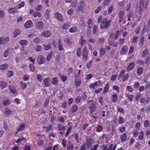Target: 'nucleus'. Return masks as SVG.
Segmentation results:
<instances>
[{"instance_id": "nucleus-29", "label": "nucleus", "mask_w": 150, "mask_h": 150, "mask_svg": "<svg viewBox=\"0 0 150 150\" xmlns=\"http://www.w3.org/2000/svg\"><path fill=\"white\" fill-rule=\"evenodd\" d=\"M121 142H124L127 139V134L125 133L123 134L120 137Z\"/></svg>"}, {"instance_id": "nucleus-33", "label": "nucleus", "mask_w": 150, "mask_h": 150, "mask_svg": "<svg viewBox=\"0 0 150 150\" xmlns=\"http://www.w3.org/2000/svg\"><path fill=\"white\" fill-rule=\"evenodd\" d=\"M115 50L112 51L110 54V55L111 58H114L115 59L118 56L117 54H115Z\"/></svg>"}, {"instance_id": "nucleus-6", "label": "nucleus", "mask_w": 150, "mask_h": 150, "mask_svg": "<svg viewBox=\"0 0 150 150\" xmlns=\"http://www.w3.org/2000/svg\"><path fill=\"white\" fill-rule=\"evenodd\" d=\"M93 143V142L92 141L91 138H88L86 140V143L83 144H85V146H86L87 147H90Z\"/></svg>"}, {"instance_id": "nucleus-4", "label": "nucleus", "mask_w": 150, "mask_h": 150, "mask_svg": "<svg viewBox=\"0 0 150 150\" xmlns=\"http://www.w3.org/2000/svg\"><path fill=\"white\" fill-rule=\"evenodd\" d=\"M54 16L58 20L61 22L64 21V19L63 18L62 16L61 13L59 12H57L54 14Z\"/></svg>"}, {"instance_id": "nucleus-36", "label": "nucleus", "mask_w": 150, "mask_h": 150, "mask_svg": "<svg viewBox=\"0 0 150 150\" xmlns=\"http://www.w3.org/2000/svg\"><path fill=\"white\" fill-rule=\"evenodd\" d=\"M44 27V24L42 21L38 22V29H42Z\"/></svg>"}, {"instance_id": "nucleus-16", "label": "nucleus", "mask_w": 150, "mask_h": 150, "mask_svg": "<svg viewBox=\"0 0 150 150\" xmlns=\"http://www.w3.org/2000/svg\"><path fill=\"white\" fill-rule=\"evenodd\" d=\"M135 66V64L134 62L129 63L127 69V71H130L134 68Z\"/></svg>"}, {"instance_id": "nucleus-24", "label": "nucleus", "mask_w": 150, "mask_h": 150, "mask_svg": "<svg viewBox=\"0 0 150 150\" xmlns=\"http://www.w3.org/2000/svg\"><path fill=\"white\" fill-rule=\"evenodd\" d=\"M143 69L142 67H139L137 71V74L138 75L140 76L143 73Z\"/></svg>"}, {"instance_id": "nucleus-17", "label": "nucleus", "mask_w": 150, "mask_h": 150, "mask_svg": "<svg viewBox=\"0 0 150 150\" xmlns=\"http://www.w3.org/2000/svg\"><path fill=\"white\" fill-rule=\"evenodd\" d=\"M19 43L23 47H25L28 45V41L26 40H21L19 42Z\"/></svg>"}, {"instance_id": "nucleus-23", "label": "nucleus", "mask_w": 150, "mask_h": 150, "mask_svg": "<svg viewBox=\"0 0 150 150\" xmlns=\"http://www.w3.org/2000/svg\"><path fill=\"white\" fill-rule=\"evenodd\" d=\"M118 15L119 17V22H121L124 17L123 12L122 11H120L119 12Z\"/></svg>"}, {"instance_id": "nucleus-41", "label": "nucleus", "mask_w": 150, "mask_h": 150, "mask_svg": "<svg viewBox=\"0 0 150 150\" xmlns=\"http://www.w3.org/2000/svg\"><path fill=\"white\" fill-rule=\"evenodd\" d=\"M52 46V44L50 43H49L45 45V50L47 51L49 50Z\"/></svg>"}, {"instance_id": "nucleus-37", "label": "nucleus", "mask_w": 150, "mask_h": 150, "mask_svg": "<svg viewBox=\"0 0 150 150\" xmlns=\"http://www.w3.org/2000/svg\"><path fill=\"white\" fill-rule=\"evenodd\" d=\"M21 31L19 30H15L13 32V35L15 38L18 35L21 33Z\"/></svg>"}, {"instance_id": "nucleus-1", "label": "nucleus", "mask_w": 150, "mask_h": 150, "mask_svg": "<svg viewBox=\"0 0 150 150\" xmlns=\"http://www.w3.org/2000/svg\"><path fill=\"white\" fill-rule=\"evenodd\" d=\"M111 22V20L108 21L106 18H103L100 25V29L103 30L106 29L109 27Z\"/></svg>"}, {"instance_id": "nucleus-43", "label": "nucleus", "mask_w": 150, "mask_h": 150, "mask_svg": "<svg viewBox=\"0 0 150 150\" xmlns=\"http://www.w3.org/2000/svg\"><path fill=\"white\" fill-rule=\"evenodd\" d=\"M77 29V28L76 27H72L70 28L69 31L71 33H73L76 32Z\"/></svg>"}, {"instance_id": "nucleus-56", "label": "nucleus", "mask_w": 150, "mask_h": 150, "mask_svg": "<svg viewBox=\"0 0 150 150\" xmlns=\"http://www.w3.org/2000/svg\"><path fill=\"white\" fill-rule=\"evenodd\" d=\"M13 75V73L12 71H9L7 74V76L9 78H11Z\"/></svg>"}, {"instance_id": "nucleus-12", "label": "nucleus", "mask_w": 150, "mask_h": 150, "mask_svg": "<svg viewBox=\"0 0 150 150\" xmlns=\"http://www.w3.org/2000/svg\"><path fill=\"white\" fill-rule=\"evenodd\" d=\"M89 108H90V112L93 113L95 112L96 109V105L94 103H92L89 107Z\"/></svg>"}, {"instance_id": "nucleus-61", "label": "nucleus", "mask_w": 150, "mask_h": 150, "mask_svg": "<svg viewBox=\"0 0 150 150\" xmlns=\"http://www.w3.org/2000/svg\"><path fill=\"white\" fill-rule=\"evenodd\" d=\"M52 53H50V54H49L48 55V56L46 58L47 60V61H50V60L51 58V57H52Z\"/></svg>"}, {"instance_id": "nucleus-15", "label": "nucleus", "mask_w": 150, "mask_h": 150, "mask_svg": "<svg viewBox=\"0 0 150 150\" xmlns=\"http://www.w3.org/2000/svg\"><path fill=\"white\" fill-rule=\"evenodd\" d=\"M83 37L82 36L79 40V43L81 46H83L84 45L86 42V40L83 39Z\"/></svg>"}, {"instance_id": "nucleus-26", "label": "nucleus", "mask_w": 150, "mask_h": 150, "mask_svg": "<svg viewBox=\"0 0 150 150\" xmlns=\"http://www.w3.org/2000/svg\"><path fill=\"white\" fill-rule=\"evenodd\" d=\"M7 86V84L6 82L3 81H0V87L2 89L6 87Z\"/></svg>"}, {"instance_id": "nucleus-39", "label": "nucleus", "mask_w": 150, "mask_h": 150, "mask_svg": "<svg viewBox=\"0 0 150 150\" xmlns=\"http://www.w3.org/2000/svg\"><path fill=\"white\" fill-rule=\"evenodd\" d=\"M58 128L59 131L62 130L64 132L65 130V126H62V125L60 124L58 125Z\"/></svg>"}, {"instance_id": "nucleus-50", "label": "nucleus", "mask_w": 150, "mask_h": 150, "mask_svg": "<svg viewBox=\"0 0 150 150\" xmlns=\"http://www.w3.org/2000/svg\"><path fill=\"white\" fill-rule=\"evenodd\" d=\"M9 50H5L3 54V56L5 57H6L9 54Z\"/></svg>"}, {"instance_id": "nucleus-19", "label": "nucleus", "mask_w": 150, "mask_h": 150, "mask_svg": "<svg viewBox=\"0 0 150 150\" xmlns=\"http://www.w3.org/2000/svg\"><path fill=\"white\" fill-rule=\"evenodd\" d=\"M8 11L10 13H14L17 12V8H10L8 9Z\"/></svg>"}, {"instance_id": "nucleus-14", "label": "nucleus", "mask_w": 150, "mask_h": 150, "mask_svg": "<svg viewBox=\"0 0 150 150\" xmlns=\"http://www.w3.org/2000/svg\"><path fill=\"white\" fill-rule=\"evenodd\" d=\"M108 43L111 46L114 47H117L118 44L117 42L112 41L111 40H110L109 39L108 40Z\"/></svg>"}, {"instance_id": "nucleus-34", "label": "nucleus", "mask_w": 150, "mask_h": 150, "mask_svg": "<svg viewBox=\"0 0 150 150\" xmlns=\"http://www.w3.org/2000/svg\"><path fill=\"white\" fill-rule=\"evenodd\" d=\"M75 84L76 87H78L81 84V80H74Z\"/></svg>"}, {"instance_id": "nucleus-49", "label": "nucleus", "mask_w": 150, "mask_h": 150, "mask_svg": "<svg viewBox=\"0 0 150 150\" xmlns=\"http://www.w3.org/2000/svg\"><path fill=\"white\" fill-rule=\"evenodd\" d=\"M87 24L88 25V26L90 28H91L93 27V24L92 23V20L91 19H89L88 21Z\"/></svg>"}, {"instance_id": "nucleus-54", "label": "nucleus", "mask_w": 150, "mask_h": 150, "mask_svg": "<svg viewBox=\"0 0 150 150\" xmlns=\"http://www.w3.org/2000/svg\"><path fill=\"white\" fill-rule=\"evenodd\" d=\"M77 4V1H73L71 4L72 7H75Z\"/></svg>"}, {"instance_id": "nucleus-21", "label": "nucleus", "mask_w": 150, "mask_h": 150, "mask_svg": "<svg viewBox=\"0 0 150 150\" xmlns=\"http://www.w3.org/2000/svg\"><path fill=\"white\" fill-rule=\"evenodd\" d=\"M74 147L73 144L69 142L67 146V150H73Z\"/></svg>"}, {"instance_id": "nucleus-59", "label": "nucleus", "mask_w": 150, "mask_h": 150, "mask_svg": "<svg viewBox=\"0 0 150 150\" xmlns=\"http://www.w3.org/2000/svg\"><path fill=\"white\" fill-rule=\"evenodd\" d=\"M30 71H34L35 70L34 65L33 64H30L29 65Z\"/></svg>"}, {"instance_id": "nucleus-10", "label": "nucleus", "mask_w": 150, "mask_h": 150, "mask_svg": "<svg viewBox=\"0 0 150 150\" xmlns=\"http://www.w3.org/2000/svg\"><path fill=\"white\" fill-rule=\"evenodd\" d=\"M51 35L50 31L48 30L43 32L41 35V37L48 38Z\"/></svg>"}, {"instance_id": "nucleus-40", "label": "nucleus", "mask_w": 150, "mask_h": 150, "mask_svg": "<svg viewBox=\"0 0 150 150\" xmlns=\"http://www.w3.org/2000/svg\"><path fill=\"white\" fill-rule=\"evenodd\" d=\"M69 27V24L68 23H66L63 25L62 28L63 30H66L68 29Z\"/></svg>"}, {"instance_id": "nucleus-53", "label": "nucleus", "mask_w": 150, "mask_h": 150, "mask_svg": "<svg viewBox=\"0 0 150 150\" xmlns=\"http://www.w3.org/2000/svg\"><path fill=\"white\" fill-rule=\"evenodd\" d=\"M67 13L69 15H72L74 13V10L73 9L70 8L67 11Z\"/></svg>"}, {"instance_id": "nucleus-7", "label": "nucleus", "mask_w": 150, "mask_h": 150, "mask_svg": "<svg viewBox=\"0 0 150 150\" xmlns=\"http://www.w3.org/2000/svg\"><path fill=\"white\" fill-rule=\"evenodd\" d=\"M9 38L8 37L4 38L1 37L0 38V44H5L9 41Z\"/></svg>"}, {"instance_id": "nucleus-35", "label": "nucleus", "mask_w": 150, "mask_h": 150, "mask_svg": "<svg viewBox=\"0 0 150 150\" xmlns=\"http://www.w3.org/2000/svg\"><path fill=\"white\" fill-rule=\"evenodd\" d=\"M50 11L48 9L45 10V13L44 14V16L46 19H48L50 16Z\"/></svg>"}, {"instance_id": "nucleus-5", "label": "nucleus", "mask_w": 150, "mask_h": 150, "mask_svg": "<svg viewBox=\"0 0 150 150\" xmlns=\"http://www.w3.org/2000/svg\"><path fill=\"white\" fill-rule=\"evenodd\" d=\"M148 0H140L139 3V7L140 8H144L145 5L146 7L148 5Z\"/></svg>"}, {"instance_id": "nucleus-22", "label": "nucleus", "mask_w": 150, "mask_h": 150, "mask_svg": "<svg viewBox=\"0 0 150 150\" xmlns=\"http://www.w3.org/2000/svg\"><path fill=\"white\" fill-rule=\"evenodd\" d=\"M58 49L60 51H62L64 50L62 43V40L60 39H59L58 41Z\"/></svg>"}, {"instance_id": "nucleus-11", "label": "nucleus", "mask_w": 150, "mask_h": 150, "mask_svg": "<svg viewBox=\"0 0 150 150\" xmlns=\"http://www.w3.org/2000/svg\"><path fill=\"white\" fill-rule=\"evenodd\" d=\"M50 78H45L43 80L44 83L45 87L49 86L50 85Z\"/></svg>"}, {"instance_id": "nucleus-25", "label": "nucleus", "mask_w": 150, "mask_h": 150, "mask_svg": "<svg viewBox=\"0 0 150 150\" xmlns=\"http://www.w3.org/2000/svg\"><path fill=\"white\" fill-rule=\"evenodd\" d=\"M9 88L10 92L12 94H15L17 92L16 90L11 85H10L9 86Z\"/></svg>"}, {"instance_id": "nucleus-18", "label": "nucleus", "mask_w": 150, "mask_h": 150, "mask_svg": "<svg viewBox=\"0 0 150 150\" xmlns=\"http://www.w3.org/2000/svg\"><path fill=\"white\" fill-rule=\"evenodd\" d=\"M64 42L67 44L68 45H69L73 42V40L71 39L67 38L64 39Z\"/></svg>"}, {"instance_id": "nucleus-64", "label": "nucleus", "mask_w": 150, "mask_h": 150, "mask_svg": "<svg viewBox=\"0 0 150 150\" xmlns=\"http://www.w3.org/2000/svg\"><path fill=\"white\" fill-rule=\"evenodd\" d=\"M110 2V0H105L103 3V6L108 5Z\"/></svg>"}, {"instance_id": "nucleus-44", "label": "nucleus", "mask_w": 150, "mask_h": 150, "mask_svg": "<svg viewBox=\"0 0 150 150\" xmlns=\"http://www.w3.org/2000/svg\"><path fill=\"white\" fill-rule=\"evenodd\" d=\"M20 84L21 85V87L22 89H24L26 87L27 84L21 81L20 82Z\"/></svg>"}, {"instance_id": "nucleus-30", "label": "nucleus", "mask_w": 150, "mask_h": 150, "mask_svg": "<svg viewBox=\"0 0 150 150\" xmlns=\"http://www.w3.org/2000/svg\"><path fill=\"white\" fill-rule=\"evenodd\" d=\"M51 81L53 85H56L59 82V81L56 77L53 78L52 79Z\"/></svg>"}, {"instance_id": "nucleus-13", "label": "nucleus", "mask_w": 150, "mask_h": 150, "mask_svg": "<svg viewBox=\"0 0 150 150\" xmlns=\"http://www.w3.org/2000/svg\"><path fill=\"white\" fill-rule=\"evenodd\" d=\"M45 59L43 56H40L38 58V64H42L45 63Z\"/></svg>"}, {"instance_id": "nucleus-60", "label": "nucleus", "mask_w": 150, "mask_h": 150, "mask_svg": "<svg viewBox=\"0 0 150 150\" xmlns=\"http://www.w3.org/2000/svg\"><path fill=\"white\" fill-rule=\"evenodd\" d=\"M81 48H79L77 50V55L78 57H79L81 54Z\"/></svg>"}, {"instance_id": "nucleus-55", "label": "nucleus", "mask_w": 150, "mask_h": 150, "mask_svg": "<svg viewBox=\"0 0 150 150\" xmlns=\"http://www.w3.org/2000/svg\"><path fill=\"white\" fill-rule=\"evenodd\" d=\"M144 37H142L140 40L139 45L140 46H142L143 45V43L144 41Z\"/></svg>"}, {"instance_id": "nucleus-48", "label": "nucleus", "mask_w": 150, "mask_h": 150, "mask_svg": "<svg viewBox=\"0 0 150 150\" xmlns=\"http://www.w3.org/2000/svg\"><path fill=\"white\" fill-rule=\"evenodd\" d=\"M8 67V64H5L1 65L0 66V69H6Z\"/></svg>"}, {"instance_id": "nucleus-38", "label": "nucleus", "mask_w": 150, "mask_h": 150, "mask_svg": "<svg viewBox=\"0 0 150 150\" xmlns=\"http://www.w3.org/2000/svg\"><path fill=\"white\" fill-rule=\"evenodd\" d=\"M112 101L113 102H115L117 100V95L116 94H114L112 96Z\"/></svg>"}, {"instance_id": "nucleus-3", "label": "nucleus", "mask_w": 150, "mask_h": 150, "mask_svg": "<svg viewBox=\"0 0 150 150\" xmlns=\"http://www.w3.org/2000/svg\"><path fill=\"white\" fill-rule=\"evenodd\" d=\"M83 59L84 61H86L88 55V53L87 51V48L85 47L84 48L82 53Z\"/></svg>"}, {"instance_id": "nucleus-31", "label": "nucleus", "mask_w": 150, "mask_h": 150, "mask_svg": "<svg viewBox=\"0 0 150 150\" xmlns=\"http://www.w3.org/2000/svg\"><path fill=\"white\" fill-rule=\"evenodd\" d=\"M25 126L24 124L20 125L17 129V132H19L20 131H23L25 129Z\"/></svg>"}, {"instance_id": "nucleus-52", "label": "nucleus", "mask_w": 150, "mask_h": 150, "mask_svg": "<svg viewBox=\"0 0 150 150\" xmlns=\"http://www.w3.org/2000/svg\"><path fill=\"white\" fill-rule=\"evenodd\" d=\"M144 136V134L143 131H141L140 133V135L139 136V139L140 140H142L143 139V137Z\"/></svg>"}, {"instance_id": "nucleus-46", "label": "nucleus", "mask_w": 150, "mask_h": 150, "mask_svg": "<svg viewBox=\"0 0 150 150\" xmlns=\"http://www.w3.org/2000/svg\"><path fill=\"white\" fill-rule=\"evenodd\" d=\"M60 77L63 82H65L67 79V76H63L62 75H60Z\"/></svg>"}, {"instance_id": "nucleus-57", "label": "nucleus", "mask_w": 150, "mask_h": 150, "mask_svg": "<svg viewBox=\"0 0 150 150\" xmlns=\"http://www.w3.org/2000/svg\"><path fill=\"white\" fill-rule=\"evenodd\" d=\"M73 71V69L72 67L68 68L67 71L68 74L70 75L71 74H72Z\"/></svg>"}, {"instance_id": "nucleus-62", "label": "nucleus", "mask_w": 150, "mask_h": 150, "mask_svg": "<svg viewBox=\"0 0 150 150\" xmlns=\"http://www.w3.org/2000/svg\"><path fill=\"white\" fill-rule=\"evenodd\" d=\"M57 120L59 122L61 123H63L65 121L63 117H59Z\"/></svg>"}, {"instance_id": "nucleus-51", "label": "nucleus", "mask_w": 150, "mask_h": 150, "mask_svg": "<svg viewBox=\"0 0 150 150\" xmlns=\"http://www.w3.org/2000/svg\"><path fill=\"white\" fill-rule=\"evenodd\" d=\"M125 72V70H123L120 71L118 76L119 79L123 77L124 74Z\"/></svg>"}, {"instance_id": "nucleus-32", "label": "nucleus", "mask_w": 150, "mask_h": 150, "mask_svg": "<svg viewBox=\"0 0 150 150\" xmlns=\"http://www.w3.org/2000/svg\"><path fill=\"white\" fill-rule=\"evenodd\" d=\"M30 13L31 14H33V16L34 17H36L38 16V12H35L33 9H31L30 11Z\"/></svg>"}, {"instance_id": "nucleus-47", "label": "nucleus", "mask_w": 150, "mask_h": 150, "mask_svg": "<svg viewBox=\"0 0 150 150\" xmlns=\"http://www.w3.org/2000/svg\"><path fill=\"white\" fill-rule=\"evenodd\" d=\"M3 103L4 106H8L10 104V100H5L3 101Z\"/></svg>"}, {"instance_id": "nucleus-63", "label": "nucleus", "mask_w": 150, "mask_h": 150, "mask_svg": "<svg viewBox=\"0 0 150 150\" xmlns=\"http://www.w3.org/2000/svg\"><path fill=\"white\" fill-rule=\"evenodd\" d=\"M118 122L120 124H122L124 122V120L123 118L121 116H120L118 120Z\"/></svg>"}, {"instance_id": "nucleus-28", "label": "nucleus", "mask_w": 150, "mask_h": 150, "mask_svg": "<svg viewBox=\"0 0 150 150\" xmlns=\"http://www.w3.org/2000/svg\"><path fill=\"white\" fill-rule=\"evenodd\" d=\"M105 48H101L99 50L100 52V57H101L103 56L105 54Z\"/></svg>"}, {"instance_id": "nucleus-42", "label": "nucleus", "mask_w": 150, "mask_h": 150, "mask_svg": "<svg viewBox=\"0 0 150 150\" xmlns=\"http://www.w3.org/2000/svg\"><path fill=\"white\" fill-rule=\"evenodd\" d=\"M78 107L76 105H74L72 107L71 111L72 112H76L77 110Z\"/></svg>"}, {"instance_id": "nucleus-58", "label": "nucleus", "mask_w": 150, "mask_h": 150, "mask_svg": "<svg viewBox=\"0 0 150 150\" xmlns=\"http://www.w3.org/2000/svg\"><path fill=\"white\" fill-rule=\"evenodd\" d=\"M112 88L114 90H116L118 93H119L120 91L119 88L118 86L117 85H114L113 86Z\"/></svg>"}, {"instance_id": "nucleus-8", "label": "nucleus", "mask_w": 150, "mask_h": 150, "mask_svg": "<svg viewBox=\"0 0 150 150\" xmlns=\"http://www.w3.org/2000/svg\"><path fill=\"white\" fill-rule=\"evenodd\" d=\"M24 27L26 28H31L33 26V23L30 20L27 21L24 24Z\"/></svg>"}, {"instance_id": "nucleus-27", "label": "nucleus", "mask_w": 150, "mask_h": 150, "mask_svg": "<svg viewBox=\"0 0 150 150\" xmlns=\"http://www.w3.org/2000/svg\"><path fill=\"white\" fill-rule=\"evenodd\" d=\"M149 50L146 49L144 50L142 53V57H145L149 53Z\"/></svg>"}, {"instance_id": "nucleus-9", "label": "nucleus", "mask_w": 150, "mask_h": 150, "mask_svg": "<svg viewBox=\"0 0 150 150\" xmlns=\"http://www.w3.org/2000/svg\"><path fill=\"white\" fill-rule=\"evenodd\" d=\"M128 47L127 45L123 46L120 50V54L122 55L125 54L127 51Z\"/></svg>"}, {"instance_id": "nucleus-45", "label": "nucleus", "mask_w": 150, "mask_h": 150, "mask_svg": "<svg viewBox=\"0 0 150 150\" xmlns=\"http://www.w3.org/2000/svg\"><path fill=\"white\" fill-rule=\"evenodd\" d=\"M25 5V2L24 1L21 2L20 4L17 5L16 7L18 8H20L23 7Z\"/></svg>"}, {"instance_id": "nucleus-20", "label": "nucleus", "mask_w": 150, "mask_h": 150, "mask_svg": "<svg viewBox=\"0 0 150 150\" xmlns=\"http://www.w3.org/2000/svg\"><path fill=\"white\" fill-rule=\"evenodd\" d=\"M12 113L11 110L9 109L8 107H6L5 109L4 114L5 115H10Z\"/></svg>"}, {"instance_id": "nucleus-2", "label": "nucleus", "mask_w": 150, "mask_h": 150, "mask_svg": "<svg viewBox=\"0 0 150 150\" xmlns=\"http://www.w3.org/2000/svg\"><path fill=\"white\" fill-rule=\"evenodd\" d=\"M85 6V3L83 1H81L80 2V5H78L76 9V12H80L82 11L84 12L83 9Z\"/></svg>"}]
</instances>
